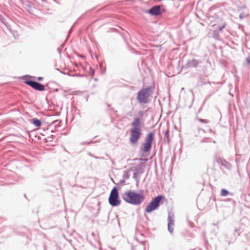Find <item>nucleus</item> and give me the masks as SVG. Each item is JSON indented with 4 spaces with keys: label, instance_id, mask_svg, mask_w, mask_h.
Returning <instances> with one entry per match:
<instances>
[{
    "label": "nucleus",
    "instance_id": "1",
    "mask_svg": "<svg viewBox=\"0 0 250 250\" xmlns=\"http://www.w3.org/2000/svg\"><path fill=\"white\" fill-rule=\"evenodd\" d=\"M123 199L126 203L133 205H139L144 200L143 193L133 190H127L122 195Z\"/></svg>",
    "mask_w": 250,
    "mask_h": 250
},
{
    "label": "nucleus",
    "instance_id": "2",
    "mask_svg": "<svg viewBox=\"0 0 250 250\" xmlns=\"http://www.w3.org/2000/svg\"><path fill=\"white\" fill-rule=\"evenodd\" d=\"M141 124V120L139 118L134 119L131 123L132 128L130 130L129 140L132 144L136 143L142 135Z\"/></svg>",
    "mask_w": 250,
    "mask_h": 250
},
{
    "label": "nucleus",
    "instance_id": "3",
    "mask_svg": "<svg viewBox=\"0 0 250 250\" xmlns=\"http://www.w3.org/2000/svg\"><path fill=\"white\" fill-rule=\"evenodd\" d=\"M164 198L165 197L162 195H158L153 198L146 206L145 209L147 213H150L159 207V203L162 199Z\"/></svg>",
    "mask_w": 250,
    "mask_h": 250
},
{
    "label": "nucleus",
    "instance_id": "4",
    "mask_svg": "<svg viewBox=\"0 0 250 250\" xmlns=\"http://www.w3.org/2000/svg\"><path fill=\"white\" fill-rule=\"evenodd\" d=\"M119 193L117 188L114 187L111 190L108 201L112 206H117L120 204L121 201L119 200Z\"/></svg>",
    "mask_w": 250,
    "mask_h": 250
},
{
    "label": "nucleus",
    "instance_id": "5",
    "mask_svg": "<svg viewBox=\"0 0 250 250\" xmlns=\"http://www.w3.org/2000/svg\"><path fill=\"white\" fill-rule=\"evenodd\" d=\"M151 88L147 87L142 89L139 92L137 99L140 102L142 103H146L147 102V99L150 95Z\"/></svg>",
    "mask_w": 250,
    "mask_h": 250
},
{
    "label": "nucleus",
    "instance_id": "6",
    "mask_svg": "<svg viewBox=\"0 0 250 250\" xmlns=\"http://www.w3.org/2000/svg\"><path fill=\"white\" fill-rule=\"evenodd\" d=\"M153 139L154 133L152 132L148 133L145 143L144 144V151L147 152L150 149Z\"/></svg>",
    "mask_w": 250,
    "mask_h": 250
},
{
    "label": "nucleus",
    "instance_id": "7",
    "mask_svg": "<svg viewBox=\"0 0 250 250\" xmlns=\"http://www.w3.org/2000/svg\"><path fill=\"white\" fill-rule=\"evenodd\" d=\"M25 83L26 84L30 85L33 88L39 90V91H43L45 89L44 86L39 83L30 81L28 80H25L24 81Z\"/></svg>",
    "mask_w": 250,
    "mask_h": 250
},
{
    "label": "nucleus",
    "instance_id": "8",
    "mask_svg": "<svg viewBox=\"0 0 250 250\" xmlns=\"http://www.w3.org/2000/svg\"><path fill=\"white\" fill-rule=\"evenodd\" d=\"M165 9L163 6L158 5L152 7L149 10V13L152 15H160L164 13Z\"/></svg>",
    "mask_w": 250,
    "mask_h": 250
},
{
    "label": "nucleus",
    "instance_id": "9",
    "mask_svg": "<svg viewBox=\"0 0 250 250\" xmlns=\"http://www.w3.org/2000/svg\"><path fill=\"white\" fill-rule=\"evenodd\" d=\"M136 172L134 173V175H137L139 173H143L144 171V168L143 164H140L138 167L135 169Z\"/></svg>",
    "mask_w": 250,
    "mask_h": 250
},
{
    "label": "nucleus",
    "instance_id": "10",
    "mask_svg": "<svg viewBox=\"0 0 250 250\" xmlns=\"http://www.w3.org/2000/svg\"><path fill=\"white\" fill-rule=\"evenodd\" d=\"M173 226L174 222L173 220H172L171 219H169L168 222V229L170 233H172L173 231V229H170V227H173Z\"/></svg>",
    "mask_w": 250,
    "mask_h": 250
},
{
    "label": "nucleus",
    "instance_id": "11",
    "mask_svg": "<svg viewBox=\"0 0 250 250\" xmlns=\"http://www.w3.org/2000/svg\"><path fill=\"white\" fill-rule=\"evenodd\" d=\"M31 122L36 126H40L42 125L41 122L36 118L32 119Z\"/></svg>",
    "mask_w": 250,
    "mask_h": 250
},
{
    "label": "nucleus",
    "instance_id": "12",
    "mask_svg": "<svg viewBox=\"0 0 250 250\" xmlns=\"http://www.w3.org/2000/svg\"><path fill=\"white\" fill-rule=\"evenodd\" d=\"M229 194V191L225 189H222L221 191L222 196H226Z\"/></svg>",
    "mask_w": 250,
    "mask_h": 250
},
{
    "label": "nucleus",
    "instance_id": "13",
    "mask_svg": "<svg viewBox=\"0 0 250 250\" xmlns=\"http://www.w3.org/2000/svg\"><path fill=\"white\" fill-rule=\"evenodd\" d=\"M246 60H247V62H248L249 64H250V55H249V57H248V58H247Z\"/></svg>",
    "mask_w": 250,
    "mask_h": 250
},
{
    "label": "nucleus",
    "instance_id": "14",
    "mask_svg": "<svg viewBox=\"0 0 250 250\" xmlns=\"http://www.w3.org/2000/svg\"><path fill=\"white\" fill-rule=\"evenodd\" d=\"M200 121L203 123H207V121L205 120L199 119Z\"/></svg>",
    "mask_w": 250,
    "mask_h": 250
},
{
    "label": "nucleus",
    "instance_id": "15",
    "mask_svg": "<svg viewBox=\"0 0 250 250\" xmlns=\"http://www.w3.org/2000/svg\"><path fill=\"white\" fill-rule=\"evenodd\" d=\"M42 79H43L42 77H38V80H39V81H42Z\"/></svg>",
    "mask_w": 250,
    "mask_h": 250
},
{
    "label": "nucleus",
    "instance_id": "16",
    "mask_svg": "<svg viewBox=\"0 0 250 250\" xmlns=\"http://www.w3.org/2000/svg\"><path fill=\"white\" fill-rule=\"evenodd\" d=\"M173 229V227H170V229Z\"/></svg>",
    "mask_w": 250,
    "mask_h": 250
},
{
    "label": "nucleus",
    "instance_id": "17",
    "mask_svg": "<svg viewBox=\"0 0 250 250\" xmlns=\"http://www.w3.org/2000/svg\"><path fill=\"white\" fill-rule=\"evenodd\" d=\"M240 17L241 18H243V17H242V16L241 15L240 16Z\"/></svg>",
    "mask_w": 250,
    "mask_h": 250
},
{
    "label": "nucleus",
    "instance_id": "18",
    "mask_svg": "<svg viewBox=\"0 0 250 250\" xmlns=\"http://www.w3.org/2000/svg\"><path fill=\"white\" fill-rule=\"evenodd\" d=\"M140 114H142V112H140Z\"/></svg>",
    "mask_w": 250,
    "mask_h": 250
}]
</instances>
